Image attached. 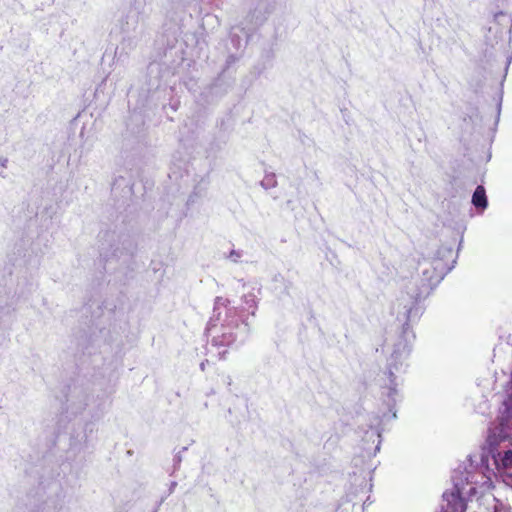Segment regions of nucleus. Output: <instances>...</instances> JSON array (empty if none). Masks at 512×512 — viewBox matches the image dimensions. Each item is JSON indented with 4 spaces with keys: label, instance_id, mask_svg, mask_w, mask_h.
Listing matches in <instances>:
<instances>
[{
    "label": "nucleus",
    "instance_id": "nucleus-1",
    "mask_svg": "<svg viewBox=\"0 0 512 512\" xmlns=\"http://www.w3.org/2000/svg\"><path fill=\"white\" fill-rule=\"evenodd\" d=\"M394 310L397 313V320L402 323V329L399 333L396 342L393 344V350L389 358L387 359V376L389 384L383 391V404L386 406L388 412H383L382 415H373L369 420V429L365 431L362 441L364 444L371 442L376 445L373 449L375 455L380 450L382 442L381 435L384 431V425L397 418V410L395 406L402 400V396L398 390V386L401 384V375L405 373L407 364L405 363L411 350L412 343L415 339V334L411 329V325L418 320L407 319L404 315V309L398 308V305L394 306Z\"/></svg>",
    "mask_w": 512,
    "mask_h": 512
},
{
    "label": "nucleus",
    "instance_id": "nucleus-2",
    "mask_svg": "<svg viewBox=\"0 0 512 512\" xmlns=\"http://www.w3.org/2000/svg\"><path fill=\"white\" fill-rule=\"evenodd\" d=\"M458 251L454 254L452 244H442L432 257H423L418 262L421 272L420 285L415 284L411 292L398 298V308L404 309L409 320H419L424 312L421 302L439 285L444 277L455 267Z\"/></svg>",
    "mask_w": 512,
    "mask_h": 512
},
{
    "label": "nucleus",
    "instance_id": "nucleus-3",
    "mask_svg": "<svg viewBox=\"0 0 512 512\" xmlns=\"http://www.w3.org/2000/svg\"><path fill=\"white\" fill-rule=\"evenodd\" d=\"M467 460L469 467H462L460 465L453 471L451 476L453 490H447L443 493L442 498L446 504L441 505L440 512H466L467 504L463 496L466 485H474L471 486L469 491L474 492L477 485L487 483L489 477L486 473L491 471V465H494L499 471L512 468V464L503 466L497 461H494V457L492 453H490L489 434L487 435L486 444L481 452L468 455Z\"/></svg>",
    "mask_w": 512,
    "mask_h": 512
},
{
    "label": "nucleus",
    "instance_id": "nucleus-4",
    "mask_svg": "<svg viewBox=\"0 0 512 512\" xmlns=\"http://www.w3.org/2000/svg\"><path fill=\"white\" fill-rule=\"evenodd\" d=\"M137 244L128 231L108 230L100 236V257L107 273L122 274L119 281L125 283L134 271L133 257Z\"/></svg>",
    "mask_w": 512,
    "mask_h": 512
},
{
    "label": "nucleus",
    "instance_id": "nucleus-5",
    "mask_svg": "<svg viewBox=\"0 0 512 512\" xmlns=\"http://www.w3.org/2000/svg\"><path fill=\"white\" fill-rule=\"evenodd\" d=\"M249 333V323L242 319L237 308L231 307L227 309L221 335L214 336L212 343L215 346L242 345L248 338Z\"/></svg>",
    "mask_w": 512,
    "mask_h": 512
},
{
    "label": "nucleus",
    "instance_id": "nucleus-6",
    "mask_svg": "<svg viewBox=\"0 0 512 512\" xmlns=\"http://www.w3.org/2000/svg\"><path fill=\"white\" fill-rule=\"evenodd\" d=\"M256 13V10L250 11L244 21L231 27L229 43L236 51L245 47L251 33L262 24L263 18L256 16Z\"/></svg>",
    "mask_w": 512,
    "mask_h": 512
},
{
    "label": "nucleus",
    "instance_id": "nucleus-7",
    "mask_svg": "<svg viewBox=\"0 0 512 512\" xmlns=\"http://www.w3.org/2000/svg\"><path fill=\"white\" fill-rule=\"evenodd\" d=\"M58 398L62 412L71 413L72 415L82 412L88 405L86 392L82 387L75 384L65 386L61 397Z\"/></svg>",
    "mask_w": 512,
    "mask_h": 512
},
{
    "label": "nucleus",
    "instance_id": "nucleus-8",
    "mask_svg": "<svg viewBox=\"0 0 512 512\" xmlns=\"http://www.w3.org/2000/svg\"><path fill=\"white\" fill-rule=\"evenodd\" d=\"M119 26L123 34V45H127L132 49L136 45V41L142 34L139 28V12L136 8L131 7L127 14L119 19Z\"/></svg>",
    "mask_w": 512,
    "mask_h": 512
},
{
    "label": "nucleus",
    "instance_id": "nucleus-9",
    "mask_svg": "<svg viewBox=\"0 0 512 512\" xmlns=\"http://www.w3.org/2000/svg\"><path fill=\"white\" fill-rule=\"evenodd\" d=\"M217 127L219 131L210 143V150L212 151L221 150L229 138L228 126L224 118L217 121Z\"/></svg>",
    "mask_w": 512,
    "mask_h": 512
},
{
    "label": "nucleus",
    "instance_id": "nucleus-10",
    "mask_svg": "<svg viewBox=\"0 0 512 512\" xmlns=\"http://www.w3.org/2000/svg\"><path fill=\"white\" fill-rule=\"evenodd\" d=\"M272 281L274 283V291L278 294L280 299H283L286 296H290V289L293 285L291 281L286 280L280 273H276L272 277Z\"/></svg>",
    "mask_w": 512,
    "mask_h": 512
},
{
    "label": "nucleus",
    "instance_id": "nucleus-11",
    "mask_svg": "<svg viewBox=\"0 0 512 512\" xmlns=\"http://www.w3.org/2000/svg\"><path fill=\"white\" fill-rule=\"evenodd\" d=\"M14 322V309L10 305H0V332L9 330Z\"/></svg>",
    "mask_w": 512,
    "mask_h": 512
},
{
    "label": "nucleus",
    "instance_id": "nucleus-12",
    "mask_svg": "<svg viewBox=\"0 0 512 512\" xmlns=\"http://www.w3.org/2000/svg\"><path fill=\"white\" fill-rule=\"evenodd\" d=\"M471 203L476 209L480 210L481 212H483L488 207L486 190L482 185H478L474 190Z\"/></svg>",
    "mask_w": 512,
    "mask_h": 512
},
{
    "label": "nucleus",
    "instance_id": "nucleus-13",
    "mask_svg": "<svg viewBox=\"0 0 512 512\" xmlns=\"http://www.w3.org/2000/svg\"><path fill=\"white\" fill-rule=\"evenodd\" d=\"M239 60V56L230 53L226 59L225 67L219 74L218 78L214 81L212 84V89H216L218 86L221 85V82L226 77V74L229 73L230 67L235 64Z\"/></svg>",
    "mask_w": 512,
    "mask_h": 512
},
{
    "label": "nucleus",
    "instance_id": "nucleus-14",
    "mask_svg": "<svg viewBox=\"0 0 512 512\" xmlns=\"http://www.w3.org/2000/svg\"><path fill=\"white\" fill-rule=\"evenodd\" d=\"M227 303H229V301L227 299H224L222 297H216L215 302H214V310H213L214 315H213V317L210 318V320L207 323V327H206V330L208 332H210L212 330V328L216 326V321L219 320L220 313H218L216 315L217 310L219 309L220 306H226Z\"/></svg>",
    "mask_w": 512,
    "mask_h": 512
},
{
    "label": "nucleus",
    "instance_id": "nucleus-15",
    "mask_svg": "<svg viewBox=\"0 0 512 512\" xmlns=\"http://www.w3.org/2000/svg\"><path fill=\"white\" fill-rule=\"evenodd\" d=\"M261 187L265 190L274 188L277 186L276 175L273 172H266L264 179L260 182Z\"/></svg>",
    "mask_w": 512,
    "mask_h": 512
},
{
    "label": "nucleus",
    "instance_id": "nucleus-16",
    "mask_svg": "<svg viewBox=\"0 0 512 512\" xmlns=\"http://www.w3.org/2000/svg\"><path fill=\"white\" fill-rule=\"evenodd\" d=\"M77 340V349L82 353H85L89 350L90 345V337L86 334V332H82L80 336L76 337Z\"/></svg>",
    "mask_w": 512,
    "mask_h": 512
},
{
    "label": "nucleus",
    "instance_id": "nucleus-17",
    "mask_svg": "<svg viewBox=\"0 0 512 512\" xmlns=\"http://www.w3.org/2000/svg\"><path fill=\"white\" fill-rule=\"evenodd\" d=\"M243 302L247 305L248 308H252L251 315L255 316L257 309V300L253 293L245 294L242 296Z\"/></svg>",
    "mask_w": 512,
    "mask_h": 512
},
{
    "label": "nucleus",
    "instance_id": "nucleus-18",
    "mask_svg": "<svg viewBox=\"0 0 512 512\" xmlns=\"http://www.w3.org/2000/svg\"><path fill=\"white\" fill-rule=\"evenodd\" d=\"M93 431H94V424L92 422L86 423L85 428H84V436H83L85 443L88 442L89 433H92Z\"/></svg>",
    "mask_w": 512,
    "mask_h": 512
},
{
    "label": "nucleus",
    "instance_id": "nucleus-19",
    "mask_svg": "<svg viewBox=\"0 0 512 512\" xmlns=\"http://www.w3.org/2000/svg\"><path fill=\"white\" fill-rule=\"evenodd\" d=\"M242 255H243V251H241V250H231V252H230V254H229L228 258H229L231 261H233V262L237 263V262H238V259H239Z\"/></svg>",
    "mask_w": 512,
    "mask_h": 512
},
{
    "label": "nucleus",
    "instance_id": "nucleus-20",
    "mask_svg": "<svg viewBox=\"0 0 512 512\" xmlns=\"http://www.w3.org/2000/svg\"><path fill=\"white\" fill-rule=\"evenodd\" d=\"M187 450V447H183L181 451H179L175 456H174V459H173V462H174V468L176 469L177 467H179L181 461H182V456H181V452L183 451H186Z\"/></svg>",
    "mask_w": 512,
    "mask_h": 512
},
{
    "label": "nucleus",
    "instance_id": "nucleus-21",
    "mask_svg": "<svg viewBox=\"0 0 512 512\" xmlns=\"http://www.w3.org/2000/svg\"><path fill=\"white\" fill-rule=\"evenodd\" d=\"M195 196H196V193H192L189 197H188V200H187V205H191L195 202Z\"/></svg>",
    "mask_w": 512,
    "mask_h": 512
},
{
    "label": "nucleus",
    "instance_id": "nucleus-22",
    "mask_svg": "<svg viewBox=\"0 0 512 512\" xmlns=\"http://www.w3.org/2000/svg\"><path fill=\"white\" fill-rule=\"evenodd\" d=\"M503 16H505V14H504L502 11H499V12L495 13V15H494V19H495V21H497V22H498V21H499V18H500V17H503Z\"/></svg>",
    "mask_w": 512,
    "mask_h": 512
},
{
    "label": "nucleus",
    "instance_id": "nucleus-23",
    "mask_svg": "<svg viewBox=\"0 0 512 512\" xmlns=\"http://www.w3.org/2000/svg\"><path fill=\"white\" fill-rule=\"evenodd\" d=\"M8 162V159L7 158H0V166L1 167H6V164Z\"/></svg>",
    "mask_w": 512,
    "mask_h": 512
},
{
    "label": "nucleus",
    "instance_id": "nucleus-24",
    "mask_svg": "<svg viewBox=\"0 0 512 512\" xmlns=\"http://www.w3.org/2000/svg\"><path fill=\"white\" fill-rule=\"evenodd\" d=\"M164 499L161 498V500L157 503L156 507L154 508L153 512H158V509L160 507V505L163 503Z\"/></svg>",
    "mask_w": 512,
    "mask_h": 512
},
{
    "label": "nucleus",
    "instance_id": "nucleus-25",
    "mask_svg": "<svg viewBox=\"0 0 512 512\" xmlns=\"http://www.w3.org/2000/svg\"><path fill=\"white\" fill-rule=\"evenodd\" d=\"M177 485L176 482H172L171 483V486H170V492H172V490L174 489V487Z\"/></svg>",
    "mask_w": 512,
    "mask_h": 512
},
{
    "label": "nucleus",
    "instance_id": "nucleus-26",
    "mask_svg": "<svg viewBox=\"0 0 512 512\" xmlns=\"http://www.w3.org/2000/svg\"><path fill=\"white\" fill-rule=\"evenodd\" d=\"M497 110H498V115H499V114H500V111H501V101H500V102H499V104H498V108H497Z\"/></svg>",
    "mask_w": 512,
    "mask_h": 512
},
{
    "label": "nucleus",
    "instance_id": "nucleus-27",
    "mask_svg": "<svg viewBox=\"0 0 512 512\" xmlns=\"http://www.w3.org/2000/svg\"><path fill=\"white\" fill-rule=\"evenodd\" d=\"M227 380H228V381H227V384H228V385H231L232 380H231V378H230L229 376L227 377Z\"/></svg>",
    "mask_w": 512,
    "mask_h": 512
},
{
    "label": "nucleus",
    "instance_id": "nucleus-28",
    "mask_svg": "<svg viewBox=\"0 0 512 512\" xmlns=\"http://www.w3.org/2000/svg\"><path fill=\"white\" fill-rule=\"evenodd\" d=\"M200 368H201V370H204L205 364L203 362L200 364Z\"/></svg>",
    "mask_w": 512,
    "mask_h": 512
},
{
    "label": "nucleus",
    "instance_id": "nucleus-29",
    "mask_svg": "<svg viewBox=\"0 0 512 512\" xmlns=\"http://www.w3.org/2000/svg\"><path fill=\"white\" fill-rule=\"evenodd\" d=\"M153 66H154L153 64H150V65H149V69H150L151 71L153 70Z\"/></svg>",
    "mask_w": 512,
    "mask_h": 512
},
{
    "label": "nucleus",
    "instance_id": "nucleus-30",
    "mask_svg": "<svg viewBox=\"0 0 512 512\" xmlns=\"http://www.w3.org/2000/svg\"><path fill=\"white\" fill-rule=\"evenodd\" d=\"M370 449H371L370 447L364 446V450H370Z\"/></svg>",
    "mask_w": 512,
    "mask_h": 512
},
{
    "label": "nucleus",
    "instance_id": "nucleus-31",
    "mask_svg": "<svg viewBox=\"0 0 512 512\" xmlns=\"http://www.w3.org/2000/svg\"><path fill=\"white\" fill-rule=\"evenodd\" d=\"M152 0H144L145 3H150Z\"/></svg>",
    "mask_w": 512,
    "mask_h": 512
}]
</instances>
